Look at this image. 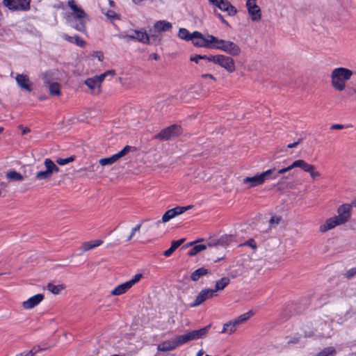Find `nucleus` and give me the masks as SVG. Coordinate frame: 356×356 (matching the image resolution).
<instances>
[{"mask_svg": "<svg viewBox=\"0 0 356 356\" xmlns=\"http://www.w3.org/2000/svg\"><path fill=\"white\" fill-rule=\"evenodd\" d=\"M134 3H136V4H139L141 2H143L144 0H132Z\"/></svg>", "mask_w": 356, "mask_h": 356, "instance_id": "61", "label": "nucleus"}, {"mask_svg": "<svg viewBox=\"0 0 356 356\" xmlns=\"http://www.w3.org/2000/svg\"><path fill=\"white\" fill-rule=\"evenodd\" d=\"M107 72H113V74H106V77H111H111L114 76L116 74L115 71L113 70H108Z\"/></svg>", "mask_w": 356, "mask_h": 356, "instance_id": "56", "label": "nucleus"}, {"mask_svg": "<svg viewBox=\"0 0 356 356\" xmlns=\"http://www.w3.org/2000/svg\"><path fill=\"white\" fill-rule=\"evenodd\" d=\"M44 299V296L38 293L29 298L22 302V307L25 309H31L39 305Z\"/></svg>", "mask_w": 356, "mask_h": 356, "instance_id": "18", "label": "nucleus"}, {"mask_svg": "<svg viewBox=\"0 0 356 356\" xmlns=\"http://www.w3.org/2000/svg\"><path fill=\"white\" fill-rule=\"evenodd\" d=\"M103 241L100 239H97L93 241H86L81 244V249L83 251H88L94 248L98 247L102 245Z\"/></svg>", "mask_w": 356, "mask_h": 356, "instance_id": "28", "label": "nucleus"}, {"mask_svg": "<svg viewBox=\"0 0 356 356\" xmlns=\"http://www.w3.org/2000/svg\"><path fill=\"white\" fill-rule=\"evenodd\" d=\"M178 37L183 40L191 42L193 32L190 33L186 29L180 28L178 32Z\"/></svg>", "mask_w": 356, "mask_h": 356, "instance_id": "32", "label": "nucleus"}, {"mask_svg": "<svg viewBox=\"0 0 356 356\" xmlns=\"http://www.w3.org/2000/svg\"><path fill=\"white\" fill-rule=\"evenodd\" d=\"M210 329V325L205 326L199 330H192L190 332L193 341L204 338L207 336Z\"/></svg>", "mask_w": 356, "mask_h": 356, "instance_id": "20", "label": "nucleus"}, {"mask_svg": "<svg viewBox=\"0 0 356 356\" xmlns=\"http://www.w3.org/2000/svg\"><path fill=\"white\" fill-rule=\"evenodd\" d=\"M307 163L305 161L302 159H298L293 161L291 165H292L293 168H300L304 171Z\"/></svg>", "mask_w": 356, "mask_h": 356, "instance_id": "37", "label": "nucleus"}, {"mask_svg": "<svg viewBox=\"0 0 356 356\" xmlns=\"http://www.w3.org/2000/svg\"><path fill=\"white\" fill-rule=\"evenodd\" d=\"M152 57L154 59V60H159V56L157 54H153L152 55Z\"/></svg>", "mask_w": 356, "mask_h": 356, "instance_id": "59", "label": "nucleus"}, {"mask_svg": "<svg viewBox=\"0 0 356 356\" xmlns=\"http://www.w3.org/2000/svg\"><path fill=\"white\" fill-rule=\"evenodd\" d=\"M208 1L222 11L227 12L229 16L235 15L237 12L228 0H208Z\"/></svg>", "mask_w": 356, "mask_h": 356, "instance_id": "12", "label": "nucleus"}, {"mask_svg": "<svg viewBox=\"0 0 356 356\" xmlns=\"http://www.w3.org/2000/svg\"><path fill=\"white\" fill-rule=\"evenodd\" d=\"M204 353V351L202 349H200L197 353L196 356H202Z\"/></svg>", "mask_w": 356, "mask_h": 356, "instance_id": "58", "label": "nucleus"}, {"mask_svg": "<svg viewBox=\"0 0 356 356\" xmlns=\"http://www.w3.org/2000/svg\"><path fill=\"white\" fill-rule=\"evenodd\" d=\"M175 251L172 250V248H170L169 249H168L167 250H165L164 252H163V255L166 257H170Z\"/></svg>", "mask_w": 356, "mask_h": 356, "instance_id": "52", "label": "nucleus"}, {"mask_svg": "<svg viewBox=\"0 0 356 356\" xmlns=\"http://www.w3.org/2000/svg\"><path fill=\"white\" fill-rule=\"evenodd\" d=\"M92 56L97 58L99 61L102 62L104 59V54L102 51H94Z\"/></svg>", "mask_w": 356, "mask_h": 356, "instance_id": "46", "label": "nucleus"}, {"mask_svg": "<svg viewBox=\"0 0 356 356\" xmlns=\"http://www.w3.org/2000/svg\"><path fill=\"white\" fill-rule=\"evenodd\" d=\"M44 165L46 170L39 171L35 175V178L38 180L48 179L52 176L54 172H58L59 171L58 167L50 159H45Z\"/></svg>", "mask_w": 356, "mask_h": 356, "instance_id": "7", "label": "nucleus"}, {"mask_svg": "<svg viewBox=\"0 0 356 356\" xmlns=\"http://www.w3.org/2000/svg\"><path fill=\"white\" fill-rule=\"evenodd\" d=\"M113 72H105L99 75L94 76L95 79H97L99 83L102 85V83L107 78L106 74H112Z\"/></svg>", "mask_w": 356, "mask_h": 356, "instance_id": "42", "label": "nucleus"}, {"mask_svg": "<svg viewBox=\"0 0 356 356\" xmlns=\"http://www.w3.org/2000/svg\"><path fill=\"white\" fill-rule=\"evenodd\" d=\"M74 160V156H72L65 159L58 158L56 159V163L60 165H65L67 163L72 162Z\"/></svg>", "mask_w": 356, "mask_h": 356, "instance_id": "39", "label": "nucleus"}, {"mask_svg": "<svg viewBox=\"0 0 356 356\" xmlns=\"http://www.w3.org/2000/svg\"><path fill=\"white\" fill-rule=\"evenodd\" d=\"M180 346L177 336L175 338L166 340L157 346V350L162 352L171 351Z\"/></svg>", "mask_w": 356, "mask_h": 356, "instance_id": "16", "label": "nucleus"}, {"mask_svg": "<svg viewBox=\"0 0 356 356\" xmlns=\"http://www.w3.org/2000/svg\"><path fill=\"white\" fill-rule=\"evenodd\" d=\"M15 81L17 86L24 90L31 92L32 90V83L28 75L24 74H17Z\"/></svg>", "mask_w": 356, "mask_h": 356, "instance_id": "15", "label": "nucleus"}, {"mask_svg": "<svg viewBox=\"0 0 356 356\" xmlns=\"http://www.w3.org/2000/svg\"><path fill=\"white\" fill-rule=\"evenodd\" d=\"M67 5L71 10L67 15V23L75 30L86 33V24L89 21L88 15L74 0H68Z\"/></svg>", "mask_w": 356, "mask_h": 356, "instance_id": "3", "label": "nucleus"}, {"mask_svg": "<svg viewBox=\"0 0 356 356\" xmlns=\"http://www.w3.org/2000/svg\"><path fill=\"white\" fill-rule=\"evenodd\" d=\"M355 275H356V267L349 269L345 273V276L347 278L353 277Z\"/></svg>", "mask_w": 356, "mask_h": 356, "instance_id": "47", "label": "nucleus"}, {"mask_svg": "<svg viewBox=\"0 0 356 356\" xmlns=\"http://www.w3.org/2000/svg\"><path fill=\"white\" fill-rule=\"evenodd\" d=\"M337 215L328 218L319 226V232L325 233L333 229L337 226L348 222L352 215V205L350 204H343L337 209Z\"/></svg>", "mask_w": 356, "mask_h": 356, "instance_id": "2", "label": "nucleus"}, {"mask_svg": "<svg viewBox=\"0 0 356 356\" xmlns=\"http://www.w3.org/2000/svg\"><path fill=\"white\" fill-rule=\"evenodd\" d=\"M218 17L221 19V21H222V22L223 24H225L227 26H228V22L222 18V15L220 14L218 15Z\"/></svg>", "mask_w": 356, "mask_h": 356, "instance_id": "57", "label": "nucleus"}, {"mask_svg": "<svg viewBox=\"0 0 356 356\" xmlns=\"http://www.w3.org/2000/svg\"><path fill=\"white\" fill-rule=\"evenodd\" d=\"M44 83L46 86L48 87L51 95L59 96L60 95V88L58 83L45 82Z\"/></svg>", "mask_w": 356, "mask_h": 356, "instance_id": "24", "label": "nucleus"}, {"mask_svg": "<svg viewBox=\"0 0 356 356\" xmlns=\"http://www.w3.org/2000/svg\"><path fill=\"white\" fill-rule=\"evenodd\" d=\"M184 242V238L179 239L178 241H173L172 242L170 248H172V250L174 251H175V250L177 248H178Z\"/></svg>", "mask_w": 356, "mask_h": 356, "instance_id": "45", "label": "nucleus"}, {"mask_svg": "<svg viewBox=\"0 0 356 356\" xmlns=\"http://www.w3.org/2000/svg\"><path fill=\"white\" fill-rule=\"evenodd\" d=\"M343 128V125L340 124H333L331 127L332 129H342Z\"/></svg>", "mask_w": 356, "mask_h": 356, "instance_id": "55", "label": "nucleus"}, {"mask_svg": "<svg viewBox=\"0 0 356 356\" xmlns=\"http://www.w3.org/2000/svg\"><path fill=\"white\" fill-rule=\"evenodd\" d=\"M76 45L80 47H84L86 45V42L83 40L78 35H74V42Z\"/></svg>", "mask_w": 356, "mask_h": 356, "instance_id": "44", "label": "nucleus"}, {"mask_svg": "<svg viewBox=\"0 0 356 356\" xmlns=\"http://www.w3.org/2000/svg\"><path fill=\"white\" fill-rule=\"evenodd\" d=\"M84 83L88 88L90 94L97 95L101 93L102 85L97 79H95V76L86 79L84 81Z\"/></svg>", "mask_w": 356, "mask_h": 356, "instance_id": "17", "label": "nucleus"}, {"mask_svg": "<svg viewBox=\"0 0 356 356\" xmlns=\"http://www.w3.org/2000/svg\"><path fill=\"white\" fill-rule=\"evenodd\" d=\"M177 338L179 343V346H182L184 343L193 341L191 339V335L189 332L181 335H178L177 336Z\"/></svg>", "mask_w": 356, "mask_h": 356, "instance_id": "35", "label": "nucleus"}, {"mask_svg": "<svg viewBox=\"0 0 356 356\" xmlns=\"http://www.w3.org/2000/svg\"><path fill=\"white\" fill-rule=\"evenodd\" d=\"M60 37L63 40H66V41H67V42H69L70 43H73L74 42V36H70V35H67L65 33H62L60 35Z\"/></svg>", "mask_w": 356, "mask_h": 356, "instance_id": "49", "label": "nucleus"}, {"mask_svg": "<svg viewBox=\"0 0 356 356\" xmlns=\"http://www.w3.org/2000/svg\"><path fill=\"white\" fill-rule=\"evenodd\" d=\"M190 245H191L192 248L188 251V255L191 257L197 254L207 248V246L204 244H196L195 243H191Z\"/></svg>", "mask_w": 356, "mask_h": 356, "instance_id": "27", "label": "nucleus"}, {"mask_svg": "<svg viewBox=\"0 0 356 356\" xmlns=\"http://www.w3.org/2000/svg\"><path fill=\"white\" fill-rule=\"evenodd\" d=\"M354 72L347 67H337L330 73V83L332 87L339 92L343 91L348 82L352 79Z\"/></svg>", "mask_w": 356, "mask_h": 356, "instance_id": "4", "label": "nucleus"}, {"mask_svg": "<svg viewBox=\"0 0 356 356\" xmlns=\"http://www.w3.org/2000/svg\"><path fill=\"white\" fill-rule=\"evenodd\" d=\"M254 315L253 312L249 311L245 314H243L234 318V321L235 323L238 326L240 324H242L246 322L248 319H250Z\"/></svg>", "mask_w": 356, "mask_h": 356, "instance_id": "29", "label": "nucleus"}, {"mask_svg": "<svg viewBox=\"0 0 356 356\" xmlns=\"http://www.w3.org/2000/svg\"><path fill=\"white\" fill-rule=\"evenodd\" d=\"M230 280L227 277H224L216 282L215 288L213 291L215 292V296H217L218 292L222 291L229 284Z\"/></svg>", "mask_w": 356, "mask_h": 356, "instance_id": "22", "label": "nucleus"}, {"mask_svg": "<svg viewBox=\"0 0 356 356\" xmlns=\"http://www.w3.org/2000/svg\"><path fill=\"white\" fill-rule=\"evenodd\" d=\"M232 56H233L229 54L210 55L209 61L220 66L228 73L232 74L235 72L236 70V63Z\"/></svg>", "mask_w": 356, "mask_h": 356, "instance_id": "5", "label": "nucleus"}, {"mask_svg": "<svg viewBox=\"0 0 356 356\" xmlns=\"http://www.w3.org/2000/svg\"><path fill=\"white\" fill-rule=\"evenodd\" d=\"M286 172H288L286 170V168H282V169L279 170L276 174H274V172H273V175H271L270 179H275L278 177V175L284 174Z\"/></svg>", "mask_w": 356, "mask_h": 356, "instance_id": "50", "label": "nucleus"}, {"mask_svg": "<svg viewBox=\"0 0 356 356\" xmlns=\"http://www.w3.org/2000/svg\"><path fill=\"white\" fill-rule=\"evenodd\" d=\"M304 172H308L312 179H316L321 177V173L316 170V167L314 165L307 163Z\"/></svg>", "mask_w": 356, "mask_h": 356, "instance_id": "26", "label": "nucleus"}, {"mask_svg": "<svg viewBox=\"0 0 356 356\" xmlns=\"http://www.w3.org/2000/svg\"><path fill=\"white\" fill-rule=\"evenodd\" d=\"M125 38L131 40H136L142 43L149 42V38L145 31H134L131 34L127 35Z\"/></svg>", "mask_w": 356, "mask_h": 356, "instance_id": "19", "label": "nucleus"}, {"mask_svg": "<svg viewBox=\"0 0 356 356\" xmlns=\"http://www.w3.org/2000/svg\"><path fill=\"white\" fill-rule=\"evenodd\" d=\"M336 349L333 346H329L323 348L321 351L317 353L313 356H335Z\"/></svg>", "mask_w": 356, "mask_h": 356, "instance_id": "31", "label": "nucleus"}, {"mask_svg": "<svg viewBox=\"0 0 356 356\" xmlns=\"http://www.w3.org/2000/svg\"><path fill=\"white\" fill-rule=\"evenodd\" d=\"M301 139H298V141L295 142V143H290L287 145V147L288 148H293V147H296L300 142H301Z\"/></svg>", "mask_w": 356, "mask_h": 356, "instance_id": "54", "label": "nucleus"}, {"mask_svg": "<svg viewBox=\"0 0 356 356\" xmlns=\"http://www.w3.org/2000/svg\"><path fill=\"white\" fill-rule=\"evenodd\" d=\"M244 245H248V246L250 247L251 248H252L253 250H256L257 247L255 241L252 238H250V239L248 240L245 243L240 245V246H244Z\"/></svg>", "mask_w": 356, "mask_h": 356, "instance_id": "43", "label": "nucleus"}, {"mask_svg": "<svg viewBox=\"0 0 356 356\" xmlns=\"http://www.w3.org/2000/svg\"><path fill=\"white\" fill-rule=\"evenodd\" d=\"M29 131H30V130L28 128H24L22 129V134H26L29 133Z\"/></svg>", "mask_w": 356, "mask_h": 356, "instance_id": "60", "label": "nucleus"}, {"mask_svg": "<svg viewBox=\"0 0 356 356\" xmlns=\"http://www.w3.org/2000/svg\"><path fill=\"white\" fill-rule=\"evenodd\" d=\"M245 6L252 21L259 22L261 18V11L257 4V0H247Z\"/></svg>", "mask_w": 356, "mask_h": 356, "instance_id": "10", "label": "nucleus"}, {"mask_svg": "<svg viewBox=\"0 0 356 356\" xmlns=\"http://www.w3.org/2000/svg\"><path fill=\"white\" fill-rule=\"evenodd\" d=\"M42 348H41L40 346L34 347L31 350L23 352L19 354L17 356H34L35 353L38 352H40L42 350Z\"/></svg>", "mask_w": 356, "mask_h": 356, "instance_id": "36", "label": "nucleus"}, {"mask_svg": "<svg viewBox=\"0 0 356 356\" xmlns=\"http://www.w3.org/2000/svg\"><path fill=\"white\" fill-rule=\"evenodd\" d=\"M3 131V128L0 127V134H2Z\"/></svg>", "mask_w": 356, "mask_h": 356, "instance_id": "64", "label": "nucleus"}, {"mask_svg": "<svg viewBox=\"0 0 356 356\" xmlns=\"http://www.w3.org/2000/svg\"><path fill=\"white\" fill-rule=\"evenodd\" d=\"M292 169H293V168H292L291 165H289L288 167H286V170H287L288 172L290 171Z\"/></svg>", "mask_w": 356, "mask_h": 356, "instance_id": "62", "label": "nucleus"}, {"mask_svg": "<svg viewBox=\"0 0 356 356\" xmlns=\"http://www.w3.org/2000/svg\"><path fill=\"white\" fill-rule=\"evenodd\" d=\"M210 58V55H195L191 56L190 60L191 61L198 63L200 60H207L209 61V58Z\"/></svg>", "mask_w": 356, "mask_h": 356, "instance_id": "40", "label": "nucleus"}, {"mask_svg": "<svg viewBox=\"0 0 356 356\" xmlns=\"http://www.w3.org/2000/svg\"><path fill=\"white\" fill-rule=\"evenodd\" d=\"M202 77L204 79L216 80V78L211 74H204L202 75Z\"/></svg>", "mask_w": 356, "mask_h": 356, "instance_id": "53", "label": "nucleus"}, {"mask_svg": "<svg viewBox=\"0 0 356 356\" xmlns=\"http://www.w3.org/2000/svg\"><path fill=\"white\" fill-rule=\"evenodd\" d=\"M47 289L53 294L57 295L59 294L60 291L64 289V286L63 284L54 285L53 284H49L47 286Z\"/></svg>", "mask_w": 356, "mask_h": 356, "instance_id": "34", "label": "nucleus"}, {"mask_svg": "<svg viewBox=\"0 0 356 356\" xmlns=\"http://www.w3.org/2000/svg\"><path fill=\"white\" fill-rule=\"evenodd\" d=\"M113 4H114L113 1H112V0H109V5H110L111 6H113Z\"/></svg>", "mask_w": 356, "mask_h": 356, "instance_id": "63", "label": "nucleus"}, {"mask_svg": "<svg viewBox=\"0 0 356 356\" xmlns=\"http://www.w3.org/2000/svg\"><path fill=\"white\" fill-rule=\"evenodd\" d=\"M191 42L196 47L215 49L232 56H239L242 51L240 46L233 41L220 39L211 34L204 35L197 31L193 32Z\"/></svg>", "mask_w": 356, "mask_h": 356, "instance_id": "1", "label": "nucleus"}, {"mask_svg": "<svg viewBox=\"0 0 356 356\" xmlns=\"http://www.w3.org/2000/svg\"><path fill=\"white\" fill-rule=\"evenodd\" d=\"M237 326L234 320L230 321L224 324L221 333L232 334L236 330Z\"/></svg>", "mask_w": 356, "mask_h": 356, "instance_id": "25", "label": "nucleus"}, {"mask_svg": "<svg viewBox=\"0 0 356 356\" xmlns=\"http://www.w3.org/2000/svg\"><path fill=\"white\" fill-rule=\"evenodd\" d=\"M207 274V269L200 268L192 273L191 277L193 281H197L201 277Z\"/></svg>", "mask_w": 356, "mask_h": 356, "instance_id": "33", "label": "nucleus"}, {"mask_svg": "<svg viewBox=\"0 0 356 356\" xmlns=\"http://www.w3.org/2000/svg\"><path fill=\"white\" fill-rule=\"evenodd\" d=\"M215 296V292L213 291L212 289H204L199 292L194 302L190 305V307H197L202 305L207 300L211 299Z\"/></svg>", "mask_w": 356, "mask_h": 356, "instance_id": "11", "label": "nucleus"}, {"mask_svg": "<svg viewBox=\"0 0 356 356\" xmlns=\"http://www.w3.org/2000/svg\"><path fill=\"white\" fill-rule=\"evenodd\" d=\"M6 177L10 181H22L24 179L23 175L15 170L8 171L6 173Z\"/></svg>", "mask_w": 356, "mask_h": 356, "instance_id": "30", "label": "nucleus"}, {"mask_svg": "<svg viewBox=\"0 0 356 356\" xmlns=\"http://www.w3.org/2000/svg\"><path fill=\"white\" fill-rule=\"evenodd\" d=\"M3 3L7 8L13 11H26L31 7V0H3Z\"/></svg>", "mask_w": 356, "mask_h": 356, "instance_id": "8", "label": "nucleus"}, {"mask_svg": "<svg viewBox=\"0 0 356 356\" xmlns=\"http://www.w3.org/2000/svg\"><path fill=\"white\" fill-rule=\"evenodd\" d=\"M131 286L128 283V282H124L118 286H117L115 289H113L111 293L113 296H120L124 294L126 291H127Z\"/></svg>", "mask_w": 356, "mask_h": 356, "instance_id": "23", "label": "nucleus"}, {"mask_svg": "<svg viewBox=\"0 0 356 356\" xmlns=\"http://www.w3.org/2000/svg\"><path fill=\"white\" fill-rule=\"evenodd\" d=\"M192 207V206L189 205L187 207H177L173 209L168 210L162 216L161 221L163 223H165L170 220L173 219L176 216L184 213L185 211H188Z\"/></svg>", "mask_w": 356, "mask_h": 356, "instance_id": "13", "label": "nucleus"}, {"mask_svg": "<svg viewBox=\"0 0 356 356\" xmlns=\"http://www.w3.org/2000/svg\"><path fill=\"white\" fill-rule=\"evenodd\" d=\"M131 147L129 146H125L121 151L112 155L108 158L101 159L99 163L101 165H110L116 162L119 159L124 156L129 150Z\"/></svg>", "mask_w": 356, "mask_h": 356, "instance_id": "14", "label": "nucleus"}, {"mask_svg": "<svg viewBox=\"0 0 356 356\" xmlns=\"http://www.w3.org/2000/svg\"><path fill=\"white\" fill-rule=\"evenodd\" d=\"M106 16L109 19H115L117 17V14L113 10H108L105 13Z\"/></svg>", "mask_w": 356, "mask_h": 356, "instance_id": "51", "label": "nucleus"}, {"mask_svg": "<svg viewBox=\"0 0 356 356\" xmlns=\"http://www.w3.org/2000/svg\"><path fill=\"white\" fill-rule=\"evenodd\" d=\"M154 28L159 32L168 31L171 29L172 24L170 22L165 20H159L155 22Z\"/></svg>", "mask_w": 356, "mask_h": 356, "instance_id": "21", "label": "nucleus"}, {"mask_svg": "<svg viewBox=\"0 0 356 356\" xmlns=\"http://www.w3.org/2000/svg\"><path fill=\"white\" fill-rule=\"evenodd\" d=\"M182 132L181 128L179 125H172L163 129L159 134L154 136L156 139L168 140L174 137L178 136Z\"/></svg>", "mask_w": 356, "mask_h": 356, "instance_id": "9", "label": "nucleus"}, {"mask_svg": "<svg viewBox=\"0 0 356 356\" xmlns=\"http://www.w3.org/2000/svg\"><path fill=\"white\" fill-rule=\"evenodd\" d=\"M275 172V168L269 169L260 174H257L252 177L244 178L242 183L246 185L248 188L256 187L263 184L266 181L271 179V175Z\"/></svg>", "mask_w": 356, "mask_h": 356, "instance_id": "6", "label": "nucleus"}, {"mask_svg": "<svg viewBox=\"0 0 356 356\" xmlns=\"http://www.w3.org/2000/svg\"><path fill=\"white\" fill-rule=\"evenodd\" d=\"M140 228H141V224L140 223L136 225L134 227H133L131 229V233H130L129 236L127 238V241H131L133 238V237H134L136 236V234L140 232Z\"/></svg>", "mask_w": 356, "mask_h": 356, "instance_id": "38", "label": "nucleus"}, {"mask_svg": "<svg viewBox=\"0 0 356 356\" xmlns=\"http://www.w3.org/2000/svg\"><path fill=\"white\" fill-rule=\"evenodd\" d=\"M281 218L277 216H273L270 218L269 222L270 225H277L280 223Z\"/></svg>", "mask_w": 356, "mask_h": 356, "instance_id": "48", "label": "nucleus"}, {"mask_svg": "<svg viewBox=\"0 0 356 356\" xmlns=\"http://www.w3.org/2000/svg\"><path fill=\"white\" fill-rule=\"evenodd\" d=\"M143 277V275L141 273L136 274L130 280L127 281L130 286L132 287L135 284L138 282L140 279Z\"/></svg>", "mask_w": 356, "mask_h": 356, "instance_id": "41", "label": "nucleus"}]
</instances>
